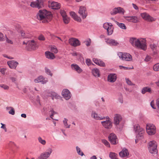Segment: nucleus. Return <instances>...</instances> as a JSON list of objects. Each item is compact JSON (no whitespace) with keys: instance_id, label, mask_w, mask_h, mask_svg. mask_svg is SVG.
Instances as JSON below:
<instances>
[{"instance_id":"obj_1","label":"nucleus","mask_w":159,"mask_h":159,"mask_svg":"<svg viewBox=\"0 0 159 159\" xmlns=\"http://www.w3.org/2000/svg\"><path fill=\"white\" fill-rule=\"evenodd\" d=\"M129 42L133 46L143 50H145L147 49L146 41L145 39H137L135 37H130L129 38Z\"/></svg>"},{"instance_id":"obj_2","label":"nucleus","mask_w":159,"mask_h":159,"mask_svg":"<svg viewBox=\"0 0 159 159\" xmlns=\"http://www.w3.org/2000/svg\"><path fill=\"white\" fill-rule=\"evenodd\" d=\"M52 14L51 12L45 10H40L37 15V18L43 23H47L52 19Z\"/></svg>"},{"instance_id":"obj_3","label":"nucleus","mask_w":159,"mask_h":159,"mask_svg":"<svg viewBox=\"0 0 159 159\" xmlns=\"http://www.w3.org/2000/svg\"><path fill=\"white\" fill-rule=\"evenodd\" d=\"M157 143L154 140L150 141L148 143V148L149 152L152 154H155L157 152Z\"/></svg>"},{"instance_id":"obj_4","label":"nucleus","mask_w":159,"mask_h":159,"mask_svg":"<svg viewBox=\"0 0 159 159\" xmlns=\"http://www.w3.org/2000/svg\"><path fill=\"white\" fill-rule=\"evenodd\" d=\"M101 123L102 126L107 129H110L113 126L111 120L109 117H106V120L101 121Z\"/></svg>"},{"instance_id":"obj_5","label":"nucleus","mask_w":159,"mask_h":159,"mask_svg":"<svg viewBox=\"0 0 159 159\" xmlns=\"http://www.w3.org/2000/svg\"><path fill=\"white\" fill-rule=\"evenodd\" d=\"M134 130L137 134V136L138 137H142L144 133V130L141 127H140L139 125L138 124L134 125Z\"/></svg>"},{"instance_id":"obj_6","label":"nucleus","mask_w":159,"mask_h":159,"mask_svg":"<svg viewBox=\"0 0 159 159\" xmlns=\"http://www.w3.org/2000/svg\"><path fill=\"white\" fill-rule=\"evenodd\" d=\"M146 129L147 132L149 135H153L156 133V127L152 124H147L146 125Z\"/></svg>"},{"instance_id":"obj_7","label":"nucleus","mask_w":159,"mask_h":159,"mask_svg":"<svg viewBox=\"0 0 159 159\" xmlns=\"http://www.w3.org/2000/svg\"><path fill=\"white\" fill-rule=\"evenodd\" d=\"M52 152V149L49 148L46 151L41 153L38 157V159H47L48 158Z\"/></svg>"},{"instance_id":"obj_8","label":"nucleus","mask_w":159,"mask_h":159,"mask_svg":"<svg viewBox=\"0 0 159 159\" xmlns=\"http://www.w3.org/2000/svg\"><path fill=\"white\" fill-rule=\"evenodd\" d=\"M26 45L29 50H35L38 48L37 42L34 40H30L27 42Z\"/></svg>"},{"instance_id":"obj_9","label":"nucleus","mask_w":159,"mask_h":159,"mask_svg":"<svg viewBox=\"0 0 159 159\" xmlns=\"http://www.w3.org/2000/svg\"><path fill=\"white\" fill-rule=\"evenodd\" d=\"M122 119L121 116L118 114H116L114 115L113 117V123L116 127H118L120 125Z\"/></svg>"},{"instance_id":"obj_10","label":"nucleus","mask_w":159,"mask_h":159,"mask_svg":"<svg viewBox=\"0 0 159 159\" xmlns=\"http://www.w3.org/2000/svg\"><path fill=\"white\" fill-rule=\"evenodd\" d=\"M118 55L120 58L123 60L131 61L132 60V56L129 53L120 52Z\"/></svg>"},{"instance_id":"obj_11","label":"nucleus","mask_w":159,"mask_h":159,"mask_svg":"<svg viewBox=\"0 0 159 159\" xmlns=\"http://www.w3.org/2000/svg\"><path fill=\"white\" fill-rule=\"evenodd\" d=\"M103 28L107 30L108 35H111L113 33L114 27L111 23H105L103 25Z\"/></svg>"},{"instance_id":"obj_12","label":"nucleus","mask_w":159,"mask_h":159,"mask_svg":"<svg viewBox=\"0 0 159 159\" xmlns=\"http://www.w3.org/2000/svg\"><path fill=\"white\" fill-rule=\"evenodd\" d=\"M43 0H37L35 2H31L30 6L33 7H37L40 8L43 6Z\"/></svg>"},{"instance_id":"obj_13","label":"nucleus","mask_w":159,"mask_h":159,"mask_svg":"<svg viewBox=\"0 0 159 159\" xmlns=\"http://www.w3.org/2000/svg\"><path fill=\"white\" fill-rule=\"evenodd\" d=\"M108 139L111 143L113 144H116L118 142L116 136L113 133H111L109 134Z\"/></svg>"},{"instance_id":"obj_14","label":"nucleus","mask_w":159,"mask_h":159,"mask_svg":"<svg viewBox=\"0 0 159 159\" xmlns=\"http://www.w3.org/2000/svg\"><path fill=\"white\" fill-rule=\"evenodd\" d=\"M141 16L143 19L148 21L150 22L155 20L154 19L146 12H143L141 14Z\"/></svg>"},{"instance_id":"obj_15","label":"nucleus","mask_w":159,"mask_h":159,"mask_svg":"<svg viewBox=\"0 0 159 159\" xmlns=\"http://www.w3.org/2000/svg\"><path fill=\"white\" fill-rule=\"evenodd\" d=\"M78 12L83 19L86 18L87 15V12L86 8L84 7H80Z\"/></svg>"},{"instance_id":"obj_16","label":"nucleus","mask_w":159,"mask_h":159,"mask_svg":"<svg viewBox=\"0 0 159 159\" xmlns=\"http://www.w3.org/2000/svg\"><path fill=\"white\" fill-rule=\"evenodd\" d=\"M48 6L49 7L53 9H58L60 7V5L59 3L57 2L51 1L48 2Z\"/></svg>"},{"instance_id":"obj_17","label":"nucleus","mask_w":159,"mask_h":159,"mask_svg":"<svg viewBox=\"0 0 159 159\" xmlns=\"http://www.w3.org/2000/svg\"><path fill=\"white\" fill-rule=\"evenodd\" d=\"M7 64L11 69H15L19 63L18 62L14 60H11L7 62Z\"/></svg>"},{"instance_id":"obj_18","label":"nucleus","mask_w":159,"mask_h":159,"mask_svg":"<svg viewBox=\"0 0 159 159\" xmlns=\"http://www.w3.org/2000/svg\"><path fill=\"white\" fill-rule=\"evenodd\" d=\"M35 83L41 82L43 84H45L48 82L47 79L44 78L42 76H40L34 80Z\"/></svg>"},{"instance_id":"obj_19","label":"nucleus","mask_w":159,"mask_h":159,"mask_svg":"<svg viewBox=\"0 0 159 159\" xmlns=\"http://www.w3.org/2000/svg\"><path fill=\"white\" fill-rule=\"evenodd\" d=\"M62 94L65 98L67 100L71 97V94L70 91L67 89H64L62 92Z\"/></svg>"},{"instance_id":"obj_20","label":"nucleus","mask_w":159,"mask_h":159,"mask_svg":"<svg viewBox=\"0 0 159 159\" xmlns=\"http://www.w3.org/2000/svg\"><path fill=\"white\" fill-rule=\"evenodd\" d=\"M105 39L106 43L110 45L116 46L119 44V43L115 39Z\"/></svg>"},{"instance_id":"obj_21","label":"nucleus","mask_w":159,"mask_h":159,"mask_svg":"<svg viewBox=\"0 0 159 159\" xmlns=\"http://www.w3.org/2000/svg\"><path fill=\"white\" fill-rule=\"evenodd\" d=\"M116 79L117 75L115 74H110L108 75L107 77V81L111 83L115 82Z\"/></svg>"},{"instance_id":"obj_22","label":"nucleus","mask_w":159,"mask_h":159,"mask_svg":"<svg viewBox=\"0 0 159 159\" xmlns=\"http://www.w3.org/2000/svg\"><path fill=\"white\" fill-rule=\"evenodd\" d=\"M125 18L127 21L134 23H137L138 21V19L136 16H125Z\"/></svg>"},{"instance_id":"obj_23","label":"nucleus","mask_w":159,"mask_h":159,"mask_svg":"<svg viewBox=\"0 0 159 159\" xmlns=\"http://www.w3.org/2000/svg\"><path fill=\"white\" fill-rule=\"evenodd\" d=\"M70 44L74 47L77 46L80 44L79 41L77 39L72 38L69 40Z\"/></svg>"},{"instance_id":"obj_24","label":"nucleus","mask_w":159,"mask_h":159,"mask_svg":"<svg viewBox=\"0 0 159 159\" xmlns=\"http://www.w3.org/2000/svg\"><path fill=\"white\" fill-rule=\"evenodd\" d=\"M93 61L95 63L100 66L105 67L106 66L105 63L99 59L93 58Z\"/></svg>"},{"instance_id":"obj_25","label":"nucleus","mask_w":159,"mask_h":159,"mask_svg":"<svg viewBox=\"0 0 159 159\" xmlns=\"http://www.w3.org/2000/svg\"><path fill=\"white\" fill-rule=\"evenodd\" d=\"M91 116L96 120H103L105 119V117L99 116L95 111H92Z\"/></svg>"},{"instance_id":"obj_26","label":"nucleus","mask_w":159,"mask_h":159,"mask_svg":"<svg viewBox=\"0 0 159 159\" xmlns=\"http://www.w3.org/2000/svg\"><path fill=\"white\" fill-rule=\"evenodd\" d=\"M71 67L72 70L76 71L79 73H81L83 71L82 70L78 65L75 64H73L71 65Z\"/></svg>"},{"instance_id":"obj_27","label":"nucleus","mask_w":159,"mask_h":159,"mask_svg":"<svg viewBox=\"0 0 159 159\" xmlns=\"http://www.w3.org/2000/svg\"><path fill=\"white\" fill-rule=\"evenodd\" d=\"M119 155L121 157H128L129 155L128 150L125 148H124L119 153Z\"/></svg>"},{"instance_id":"obj_28","label":"nucleus","mask_w":159,"mask_h":159,"mask_svg":"<svg viewBox=\"0 0 159 159\" xmlns=\"http://www.w3.org/2000/svg\"><path fill=\"white\" fill-rule=\"evenodd\" d=\"M70 14L75 20L79 22H80L81 21V19L80 18L77 16L74 12H70Z\"/></svg>"},{"instance_id":"obj_29","label":"nucleus","mask_w":159,"mask_h":159,"mask_svg":"<svg viewBox=\"0 0 159 159\" xmlns=\"http://www.w3.org/2000/svg\"><path fill=\"white\" fill-rule=\"evenodd\" d=\"M150 47L153 52L154 54L157 53V45L154 43H151L150 45Z\"/></svg>"},{"instance_id":"obj_30","label":"nucleus","mask_w":159,"mask_h":159,"mask_svg":"<svg viewBox=\"0 0 159 159\" xmlns=\"http://www.w3.org/2000/svg\"><path fill=\"white\" fill-rule=\"evenodd\" d=\"M92 73L95 77H99L100 75L99 70L97 68H94L92 70Z\"/></svg>"},{"instance_id":"obj_31","label":"nucleus","mask_w":159,"mask_h":159,"mask_svg":"<svg viewBox=\"0 0 159 159\" xmlns=\"http://www.w3.org/2000/svg\"><path fill=\"white\" fill-rule=\"evenodd\" d=\"M123 9L121 7H119L117 8H114L112 12H111V14H115L118 13L123 12Z\"/></svg>"},{"instance_id":"obj_32","label":"nucleus","mask_w":159,"mask_h":159,"mask_svg":"<svg viewBox=\"0 0 159 159\" xmlns=\"http://www.w3.org/2000/svg\"><path fill=\"white\" fill-rule=\"evenodd\" d=\"M45 54L46 57L48 58L53 59L55 58V56L53 54L50 52H45Z\"/></svg>"},{"instance_id":"obj_33","label":"nucleus","mask_w":159,"mask_h":159,"mask_svg":"<svg viewBox=\"0 0 159 159\" xmlns=\"http://www.w3.org/2000/svg\"><path fill=\"white\" fill-rule=\"evenodd\" d=\"M6 110L8 112L9 114L14 115L15 114V110L13 108L11 107H7Z\"/></svg>"},{"instance_id":"obj_34","label":"nucleus","mask_w":159,"mask_h":159,"mask_svg":"<svg viewBox=\"0 0 159 159\" xmlns=\"http://www.w3.org/2000/svg\"><path fill=\"white\" fill-rule=\"evenodd\" d=\"M151 91V89L150 88L148 87H146L143 89L142 90V93L143 94H144L147 92L150 93Z\"/></svg>"},{"instance_id":"obj_35","label":"nucleus","mask_w":159,"mask_h":159,"mask_svg":"<svg viewBox=\"0 0 159 159\" xmlns=\"http://www.w3.org/2000/svg\"><path fill=\"white\" fill-rule=\"evenodd\" d=\"M115 22L116 24L120 28L123 29H126V27L125 25L124 24L122 23H120L116 21H115Z\"/></svg>"},{"instance_id":"obj_36","label":"nucleus","mask_w":159,"mask_h":159,"mask_svg":"<svg viewBox=\"0 0 159 159\" xmlns=\"http://www.w3.org/2000/svg\"><path fill=\"white\" fill-rule=\"evenodd\" d=\"M68 120L64 118L63 120V123L64 127L66 128H69L70 127V125H68L67 123Z\"/></svg>"},{"instance_id":"obj_37","label":"nucleus","mask_w":159,"mask_h":159,"mask_svg":"<svg viewBox=\"0 0 159 159\" xmlns=\"http://www.w3.org/2000/svg\"><path fill=\"white\" fill-rule=\"evenodd\" d=\"M38 140L39 143L43 145H45L46 144V141L45 140L42 139V138L39 137L38 138Z\"/></svg>"},{"instance_id":"obj_38","label":"nucleus","mask_w":159,"mask_h":159,"mask_svg":"<svg viewBox=\"0 0 159 159\" xmlns=\"http://www.w3.org/2000/svg\"><path fill=\"white\" fill-rule=\"evenodd\" d=\"M76 149L78 154L81 156H83L84 155L83 152L81 151L80 149L78 146L76 147Z\"/></svg>"},{"instance_id":"obj_39","label":"nucleus","mask_w":159,"mask_h":159,"mask_svg":"<svg viewBox=\"0 0 159 159\" xmlns=\"http://www.w3.org/2000/svg\"><path fill=\"white\" fill-rule=\"evenodd\" d=\"M109 157L111 159H117L116 154L115 153L111 152L110 154Z\"/></svg>"},{"instance_id":"obj_40","label":"nucleus","mask_w":159,"mask_h":159,"mask_svg":"<svg viewBox=\"0 0 159 159\" xmlns=\"http://www.w3.org/2000/svg\"><path fill=\"white\" fill-rule=\"evenodd\" d=\"M125 80L126 82L128 85L131 86L134 85H135L134 84L132 83L128 78H125Z\"/></svg>"},{"instance_id":"obj_41","label":"nucleus","mask_w":159,"mask_h":159,"mask_svg":"<svg viewBox=\"0 0 159 159\" xmlns=\"http://www.w3.org/2000/svg\"><path fill=\"white\" fill-rule=\"evenodd\" d=\"M63 20L64 23L65 24H67L69 22L70 19L67 16L63 18Z\"/></svg>"},{"instance_id":"obj_42","label":"nucleus","mask_w":159,"mask_h":159,"mask_svg":"<svg viewBox=\"0 0 159 159\" xmlns=\"http://www.w3.org/2000/svg\"><path fill=\"white\" fill-rule=\"evenodd\" d=\"M153 70L155 71H158L159 70V63L156 64L153 66Z\"/></svg>"},{"instance_id":"obj_43","label":"nucleus","mask_w":159,"mask_h":159,"mask_svg":"<svg viewBox=\"0 0 159 159\" xmlns=\"http://www.w3.org/2000/svg\"><path fill=\"white\" fill-rule=\"evenodd\" d=\"M102 143L104 144L105 146H107L108 147H110V144L106 140H102Z\"/></svg>"},{"instance_id":"obj_44","label":"nucleus","mask_w":159,"mask_h":159,"mask_svg":"<svg viewBox=\"0 0 159 159\" xmlns=\"http://www.w3.org/2000/svg\"><path fill=\"white\" fill-rule=\"evenodd\" d=\"M0 87L3 88L5 90H8L9 88L8 86L4 84H0Z\"/></svg>"},{"instance_id":"obj_45","label":"nucleus","mask_w":159,"mask_h":159,"mask_svg":"<svg viewBox=\"0 0 159 159\" xmlns=\"http://www.w3.org/2000/svg\"><path fill=\"white\" fill-rule=\"evenodd\" d=\"M38 39L40 41H44L45 40V38L42 34H40L38 37Z\"/></svg>"},{"instance_id":"obj_46","label":"nucleus","mask_w":159,"mask_h":159,"mask_svg":"<svg viewBox=\"0 0 159 159\" xmlns=\"http://www.w3.org/2000/svg\"><path fill=\"white\" fill-rule=\"evenodd\" d=\"M51 51L55 53H57L58 52V50L56 48L55 46H52L51 47Z\"/></svg>"},{"instance_id":"obj_47","label":"nucleus","mask_w":159,"mask_h":159,"mask_svg":"<svg viewBox=\"0 0 159 159\" xmlns=\"http://www.w3.org/2000/svg\"><path fill=\"white\" fill-rule=\"evenodd\" d=\"M60 13L62 16L63 18L67 16L66 13L64 10H61V11Z\"/></svg>"},{"instance_id":"obj_48","label":"nucleus","mask_w":159,"mask_h":159,"mask_svg":"<svg viewBox=\"0 0 159 159\" xmlns=\"http://www.w3.org/2000/svg\"><path fill=\"white\" fill-rule=\"evenodd\" d=\"M6 70V69L5 68H0V72L3 75H4Z\"/></svg>"},{"instance_id":"obj_49","label":"nucleus","mask_w":159,"mask_h":159,"mask_svg":"<svg viewBox=\"0 0 159 159\" xmlns=\"http://www.w3.org/2000/svg\"><path fill=\"white\" fill-rule=\"evenodd\" d=\"M45 72L51 76L52 75V74L51 73L50 70L47 67L45 68Z\"/></svg>"},{"instance_id":"obj_50","label":"nucleus","mask_w":159,"mask_h":159,"mask_svg":"<svg viewBox=\"0 0 159 159\" xmlns=\"http://www.w3.org/2000/svg\"><path fill=\"white\" fill-rule=\"evenodd\" d=\"M49 112H51V113L52 114L51 115H50V117L52 119H53L52 117L53 116V115L54 114H56V112L54 111L53 109L51 108V109Z\"/></svg>"},{"instance_id":"obj_51","label":"nucleus","mask_w":159,"mask_h":159,"mask_svg":"<svg viewBox=\"0 0 159 159\" xmlns=\"http://www.w3.org/2000/svg\"><path fill=\"white\" fill-rule=\"evenodd\" d=\"M9 145L10 147L12 148H14L16 146V144L15 143L12 141L10 142L9 143Z\"/></svg>"},{"instance_id":"obj_52","label":"nucleus","mask_w":159,"mask_h":159,"mask_svg":"<svg viewBox=\"0 0 159 159\" xmlns=\"http://www.w3.org/2000/svg\"><path fill=\"white\" fill-rule=\"evenodd\" d=\"M86 63L87 65L89 66L91 64V60L89 59H87L86 60Z\"/></svg>"},{"instance_id":"obj_53","label":"nucleus","mask_w":159,"mask_h":159,"mask_svg":"<svg viewBox=\"0 0 159 159\" xmlns=\"http://www.w3.org/2000/svg\"><path fill=\"white\" fill-rule=\"evenodd\" d=\"M1 124L2 125V126L1 128L2 129H4L5 131L6 132L7 131V129L6 127V125L5 124H3L1 123Z\"/></svg>"},{"instance_id":"obj_54","label":"nucleus","mask_w":159,"mask_h":159,"mask_svg":"<svg viewBox=\"0 0 159 159\" xmlns=\"http://www.w3.org/2000/svg\"><path fill=\"white\" fill-rule=\"evenodd\" d=\"M6 42L9 44H12L13 43V41L9 38L6 37Z\"/></svg>"},{"instance_id":"obj_55","label":"nucleus","mask_w":159,"mask_h":159,"mask_svg":"<svg viewBox=\"0 0 159 159\" xmlns=\"http://www.w3.org/2000/svg\"><path fill=\"white\" fill-rule=\"evenodd\" d=\"M154 101H152L151 102V107L154 109H156L155 106L154 105Z\"/></svg>"},{"instance_id":"obj_56","label":"nucleus","mask_w":159,"mask_h":159,"mask_svg":"<svg viewBox=\"0 0 159 159\" xmlns=\"http://www.w3.org/2000/svg\"><path fill=\"white\" fill-rule=\"evenodd\" d=\"M156 106L159 111V98L156 100Z\"/></svg>"},{"instance_id":"obj_57","label":"nucleus","mask_w":159,"mask_h":159,"mask_svg":"<svg viewBox=\"0 0 159 159\" xmlns=\"http://www.w3.org/2000/svg\"><path fill=\"white\" fill-rule=\"evenodd\" d=\"M21 34L22 37L23 38H25L27 37V36L25 34V32L24 31H21Z\"/></svg>"},{"instance_id":"obj_58","label":"nucleus","mask_w":159,"mask_h":159,"mask_svg":"<svg viewBox=\"0 0 159 159\" xmlns=\"http://www.w3.org/2000/svg\"><path fill=\"white\" fill-rule=\"evenodd\" d=\"M151 59V57L149 56H147L145 59V61H149Z\"/></svg>"},{"instance_id":"obj_59","label":"nucleus","mask_w":159,"mask_h":159,"mask_svg":"<svg viewBox=\"0 0 159 159\" xmlns=\"http://www.w3.org/2000/svg\"><path fill=\"white\" fill-rule=\"evenodd\" d=\"M119 67L120 69H122V68H123L124 70H128L130 69V68H129L128 67L123 66H119Z\"/></svg>"},{"instance_id":"obj_60","label":"nucleus","mask_w":159,"mask_h":159,"mask_svg":"<svg viewBox=\"0 0 159 159\" xmlns=\"http://www.w3.org/2000/svg\"><path fill=\"white\" fill-rule=\"evenodd\" d=\"M51 95L52 96V99H53V98H56V96H57V95L56 93H55L52 92V93Z\"/></svg>"},{"instance_id":"obj_61","label":"nucleus","mask_w":159,"mask_h":159,"mask_svg":"<svg viewBox=\"0 0 159 159\" xmlns=\"http://www.w3.org/2000/svg\"><path fill=\"white\" fill-rule=\"evenodd\" d=\"M132 5H133V7L136 10H138L139 9L138 7L134 3H133Z\"/></svg>"},{"instance_id":"obj_62","label":"nucleus","mask_w":159,"mask_h":159,"mask_svg":"<svg viewBox=\"0 0 159 159\" xmlns=\"http://www.w3.org/2000/svg\"><path fill=\"white\" fill-rule=\"evenodd\" d=\"M91 41L90 39H89V41H87L86 42L85 44L87 46H89L90 45Z\"/></svg>"},{"instance_id":"obj_63","label":"nucleus","mask_w":159,"mask_h":159,"mask_svg":"<svg viewBox=\"0 0 159 159\" xmlns=\"http://www.w3.org/2000/svg\"><path fill=\"white\" fill-rule=\"evenodd\" d=\"M3 34L2 33H0V41L3 40Z\"/></svg>"},{"instance_id":"obj_64","label":"nucleus","mask_w":159,"mask_h":159,"mask_svg":"<svg viewBox=\"0 0 159 159\" xmlns=\"http://www.w3.org/2000/svg\"><path fill=\"white\" fill-rule=\"evenodd\" d=\"M10 79L12 82H15L16 81V78L14 77H11Z\"/></svg>"}]
</instances>
